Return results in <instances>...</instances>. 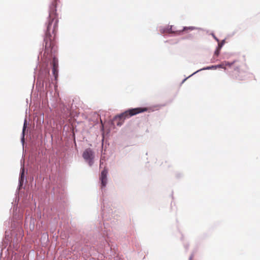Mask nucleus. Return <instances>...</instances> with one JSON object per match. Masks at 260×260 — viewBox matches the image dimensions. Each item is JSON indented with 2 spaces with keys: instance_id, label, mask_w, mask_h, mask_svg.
<instances>
[{
  "instance_id": "5",
  "label": "nucleus",
  "mask_w": 260,
  "mask_h": 260,
  "mask_svg": "<svg viewBox=\"0 0 260 260\" xmlns=\"http://www.w3.org/2000/svg\"><path fill=\"white\" fill-rule=\"evenodd\" d=\"M107 174L108 170L107 169L104 168V169L101 172L100 179L101 181V188H104L107 182Z\"/></svg>"
},
{
  "instance_id": "10",
  "label": "nucleus",
  "mask_w": 260,
  "mask_h": 260,
  "mask_svg": "<svg viewBox=\"0 0 260 260\" xmlns=\"http://www.w3.org/2000/svg\"><path fill=\"white\" fill-rule=\"evenodd\" d=\"M215 54L216 55H218V54H219V51L218 50H216L215 52Z\"/></svg>"
},
{
  "instance_id": "9",
  "label": "nucleus",
  "mask_w": 260,
  "mask_h": 260,
  "mask_svg": "<svg viewBox=\"0 0 260 260\" xmlns=\"http://www.w3.org/2000/svg\"><path fill=\"white\" fill-rule=\"evenodd\" d=\"M233 64V62H231V63L227 62L225 63L226 65L229 66H231Z\"/></svg>"
},
{
  "instance_id": "8",
  "label": "nucleus",
  "mask_w": 260,
  "mask_h": 260,
  "mask_svg": "<svg viewBox=\"0 0 260 260\" xmlns=\"http://www.w3.org/2000/svg\"><path fill=\"white\" fill-rule=\"evenodd\" d=\"M24 169H23L22 170V172L21 173V177H20V182L23 181V178H24Z\"/></svg>"
},
{
  "instance_id": "6",
  "label": "nucleus",
  "mask_w": 260,
  "mask_h": 260,
  "mask_svg": "<svg viewBox=\"0 0 260 260\" xmlns=\"http://www.w3.org/2000/svg\"><path fill=\"white\" fill-rule=\"evenodd\" d=\"M53 68H58V61L55 58H53L52 62Z\"/></svg>"
},
{
  "instance_id": "2",
  "label": "nucleus",
  "mask_w": 260,
  "mask_h": 260,
  "mask_svg": "<svg viewBox=\"0 0 260 260\" xmlns=\"http://www.w3.org/2000/svg\"><path fill=\"white\" fill-rule=\"evenodd\" d=\"M147 108H136L128 109L121 114L115 117L114 120L117 122V125L120 126L126 118L137 115L139 113L147 111Z\"/></svg>"
},
{
  "instance_id": "12",
  "label": "nucleus",
  "mask_w": 260,
  "mask_h": 260,
  "mask_svg": "<svg viewBox=\"0 0 260 260\" xmlns=\"http://www.w3.org/2000/svg\"><path fill=\"white\" fill-rule=\"evenodd\" d=\"M213 68H215V67L214 66H212L211 67L207 68V69H213Z\"/></svg>"
},
{
  "instance_id": "13",
  "label": "nucleus",
  "mask_w": 260,
  "mask_h": 260,
  "mask_svg": "<svg viewBox=\"0 0 260 260\" xmlns=\"http://www.w3.org/2000/svg\"><path fill=\"white\" fill-rule=\"evenodd\" d=\"M218 67H222V65H221V64H220V65H219V66H218Z\"/></svg>"
},
{
  "instance_id": "1",
  "label": "nucleus",
  "mask_w": 260,
  "mask_h": 260,
  "mask_svg": "<svg viewBox=\"0 0 260 260\" xmlns=\"http://www.w3.org/2000/svg\"><path fill=\"white\" fill-rule=\"evenodd\" d=\"M59 0H51L50 6L49 20L44 38L45 53L50 54L55 45L54 39L58 27V19L56 7Z\"/></svg>"
},
{
  "instance_id": "11",
  "label": "nucleus",
  "mask_w": 260,
  "mask_h": 260,
  "mask_svg": "<svg viewBox=\"0 0 260 260\" xmlns=\"http://www.w3.org/2000/svg\"><path fill=\"white\" fill-rule=\"evenodd\" d=\"M25 124L24 123V126H23V132L24 133L25 129Z\"/></svg>"
},
{
  "instance_id": "4",
  "label": "nucleus",
  "mask_w": 260,
  "mask_h": 260,
  "mask_svg": "<svg viewBox=\"0 0 260 260\" xmlns=\"http://www.w3.org/2000/svg\"><path fill=\"white\" fill-rule=\"evenodd\" d=\"M83 157L86 161H88L90 166L91 165V160L93 158V154L92 150L90 148H87L85 150L83 153Z\"/></svg>"
},
{
  "instance_id": "3",
  "label": "nucleus",
  "mask_w": 260,
  "mask_h": 260,
  "mask_svg": "<svg viewBox=\"0 0 260 260\" xmlns=\"http://www.w3.org/2000/svg\"><path fill=\"white\" fill-rule=\"evenodd\" d=\"M194 29V27H184L181 30H175L173 25H169L166 28V31L168 33H172L176 35H180L182 32H188Z\"/></svg>"
},
{
  "instance_id": "7",
  "label": "nucleus",
  "mask_w": 260,
  "mask_h": 260,
  "mask_svg": "<svg viewBox=\"0 0 260 260\" xmlns=\"http://www.w3.org/2000/svg\"><path fill=\"white\" fill-rule=\"evenodd\" d=\"M52 73L55 77V78H56L57 76V73H58V69L57 68H52Z\"/></svg>"
}]
</instances>
